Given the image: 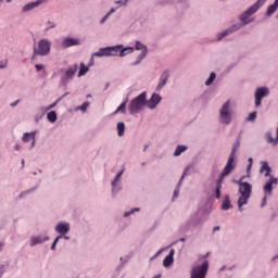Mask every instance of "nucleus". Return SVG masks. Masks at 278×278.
I'll use <instances>...</instances> for the list:
<instances>
[{"mask_svg":"<svg viewBox=\"0 0 278 278\" xmlns=\"http://www.w3.org/2000/svg\"><path fill=\"white\" fill-rule=\"evenodd\" d=\"M266 3V0H257L253 5H251L248 10H245L241 15H240V21L243 24L237 23L233 24L232 26L228 27L224 31H220L217 34V41L223 40V38H227V36H231V34H236V31L242 29L244 25H249V17L253 16L257 10L262 8Z\"/></svg>","mask_w":278,"mask_h":278,"instance_id":"nucleus-1","label":"nucleus"},{"mask_svg":"<svg viewBox=\"0 0 278 278\" xmlns=\"http://www.w3.org/2000/svg\"><path fill=\"white\" fill-rule=\"evenodd\" d=\"M240 149V137L236 140V142L232 146L231 153L227 160V163L219 175L218 179L215 184V197L216 199H220V190L223 189V184H225V177H229L231 173L236 169V153Z\"/></svg>","mask_w":278,"mask_h":278,"instance_id":"nucleus-2","label":"nucleus"},{"mask_svg":"<svg viewBox=\"0 0 278 278\" xmlns=\"http://www.w3.org/2000/svg\"><path fill=\"white\" fill-rule=\"evenodd\" d=\"M247 176H242L237 184L239 186V193L241 194L238 199V207L239 212H242V206L249 203V199H251V193L253 192V186L250 182H244Z\"/></svg>","mask_w":278,"mask_h":278,"instance_id":"nucleus-3","label":"nucleus"},{"mask_svg":"<svg viewBox=\"0 0 278 278\" xmlns=\"http://www.w3.org/2000/svg\"><path fill=\"white\" fill-rule=\"evenodd\" d=\"M147 91H143L130 100L128 104V112L131 116L144 111V108L147 106Z\"/></svg>","mask_w":278,"mask_h":278,"instance_id":"nucleus-4","label":"nucleus"},{"mask_svg":"<svg viewBox=\"0 0 278 278\" xmlns=\"http://www.w3.org/2000/svg\"><path fill=\"white\" fill-rule=\"evenodd\" d=\"M51 53V41L49 39H40L37 46H34L31 60L36 59V55L45 58Z\"/></svg>","mask_w":278,"mask_h":278,"instance_id":"nucleus-5","label":"nucleus"},{"mask_svg":"<svg viewBox=\"0 0 278 278\" xmlns=\"http://www.w3.org/2000/svg\"><path fill=\"white\" fill-rule=\"evenodd\" d=\"M232 121L231 100H227L219 110V123L230 125Z\"/></svg>","mask_w":278,"mask_h":278,"instance_id":"nucleus-6","label":"nucleus"},{"mask_svg":"<svg viewBox=\"0 0 278 278\" xmlns=\"http://www.w3.org/2000/svg\"><path fill=\"white\" fill-rule=\"evenodd\" d=\"M210 270V261L204 260L201 265H194L190 271V278H205Z\"/></svg>","mask_w":278,"mask_h":278,"instance_id":"nucleus-7","label":"nucleus"},{"mask_svg":"<svg viewBox=\"0 0 278 278\" xmlns=\"http://www.w3.org/2000/svg\"><path fill=\"white\" fill-rule=\"evenodd\" d=\"M119 50L121 47L115 46L100 48L97 52L92 53V58H116Z\"/></svg>","mask_w":278,"mask_h":278,"instance_id":"nucleus-8","label":"nucleus"},{"mask_svg":"<svg viewBox=\"0 0 278 278\" xmlns=\"http://www.w3.org/2000/svg\"><path fill=\"white\" fill-rule=\"evenodd\" d=\"M78 68H79V65L74 64L71 67H68L65 72H64V70H61V73H64L61 76V84L63 86H66L68 84V81H71L75 77V74L77 73Z\"/></svg>","mask_w":278,"mask_h":278,"instance_id":"nucleus-9","label":"nucleus"},{"mask_svg":"<svg viewBox=\"0 0 278 278\" xmlns=\"http://www.w3.org/2000/svg\"><path fill=\"white\" fill-rule=\"evenodd\" d=\"M270 94V89L268 87H258L254 92V105L255 108L262 106V99Z\"/></svg>","mask_w":278,"mask_h":278,"instance_id":"nucleus-10","label":"nucleus"},{"mask_svg":"<svg viewBox=\"0 0 278 278\" xmlns=\"http://www.w3.org/2000/svg\"><path fill=\"white\" fill-rule=\"evenodd\" d=\"M123 173H125L124 169H122L114 178V180L111 182L112 186V194L113 197H116L121 190H123V185H121V179L123 177Z\"/></svg>","mask_w":278,"mask_h":278,"instance_id":"nucleus-11","label":"nucleus"},{"mask_svg":"<svg viewBox=\"0 0 278 278\" xmlns=\"http://www.w3.org/2000/svg\"><path fill=\"white\" fill-rule=\"evenodd\" d=\"M161 102L162 96H160L159 93H152L151 98L147 100L146 105L149 110H155V108H157Z\"/></svg>","mask_w":278,"mask_h":278,"instance_id":"nucleus-12","label":"nucleus"},{"mask_svg":"<svg viewBox=\"0 0 278 278\" xmlns=\"http://www.w3.org/2000/svg\"><path fill=\"white\" fill-rule=\"evenodd\" d=\"M277 185H278V178L270 176L269 180L263 187L264 194L266 197H273V186H277Z\"/></svg>","mask_w":278,"mask_h":278,"instance_id":"nucleus-13","label":"nucleus"},{"mask_svg":"<svg viewBox=\"0 0 278 278\" xmlns=\"http://www.w3.org/2000/svg\"><path fill=\"white\" fill-rule=\"evenodd\" d=\"M54 231L64 238V236L71 231V224L67 222H61L54 227Z\"/></svg>","mask_w":278,"mask_h":278,"instance_id":"nucleus-14","label":"nucleus"},{"mask_svg":"<svg viewBox=\"0 0 278 278\" xmlns=\"http://www.w3.org/2000/svg\"><path fill=\"white\" fill-rule=\"evenodd\" d=\"M170 77V72H168L167 70H165L160 78H159V84L156 86V92H160L164 86H166V84H168V78Z\"/></svg>","mask_w":278,"mask_h":278,"instance_id":"nucleus-15","label":"nucleus"},{"mask_svg":"<svg viewBox=\"0 0 278 278\" xmlns=\"http://www.w3.org/2000/svg\"><path fill=\"white\" fill-rule=\"evenodd\" d=\"M79 45H81V41L77 38L65 37L62 40L63 49H68L70 47H79Z\"/></svg>","mask_w":278,"mask_h":278,"instance_id":"nucleus-16","label":"nucleus"},{"mask_svg":"<svg viewBox=\"0 0 278 278\" xmlns=\"http://www.w3.org/2000/svg\"><path fill=\"white\" fill-rule=\"evenodd\" d=\"M36 134H38V130H34L31 132H25L22 137L23 142H31L29 149H34L36 147Z\"/></svg>","mask_w":278,"mask_h":278,"instance_id":"nucleus-17","label":"nucleus"},{"mask_svg":"<svg viewBox=\"0 0 278 278\" xmlns=\"http://www.w3.org/2000/svg\"><path fill=\"white\" fill-rule=\"evenodd\" d=\"M49 240H51V238L47 235L45 236H41V235H38V236H33L30 238V247H36L38 244H42L45 242H49Z\"/></svg>","mask_w":278,"mask_h":278,"instance_id":"nucleus-18","label":"nucleus"},{"mask_svg":"<svg viewBox=\"0 0 278 278\" xmlns=\"http://www.w3.org/2000/svg\"><path fill=\"white\" fill-rule=\"evenodd\" d=\"M42 3H47V0H37L35 2H29L22 8V12L23 13L31 12V10H36V8H40Z\"/></svg>","mask_w":278,"mask_h":278,"instance_id":"nucleus-19","label":"nucleus"},{"mask_svg":"<svg viewBox=\"0 0 278 278\" xmlns=\"http://www.w3.org/2000/svg\"><path fill=\"white\" fill-rule=\"evenodd\" d=\"M190 168H192V167L188 166V167L185 168V172H184L181 178L179 179L176 189L174 190L173 199H177L179 197L181 184H184V179L188 175V170H190Z\"/></svg>","mask_w":278,"mask_h":278,"instance_id":"nucleus-20","label":"nucleus"},{"mask_svg":"<svg viewBox=\"0 0 278 278\" xmlns=\"http://www.w3.org/2000/svg\"><path fill=\"white\" fill-rule=\"evenodd\" d=\"M175 262V249H170L169 253L165 258L163 260V266L165 268H169V266H173Z\"/></svg>","mask_w":278,"mask_h":278,"instance_id":"nucleus-21","label":"nucleus"},{"mask_svg":"<svg viewBox=\"0 0 278 278\" xmlns=\"http://www.w3.org/2000/svg\"><path fill=\"white\" fill-rule=\"evenodd\" d=\"M115 47H119L118 54L119 58H125V55H129V53H134V47L123 48V45H118Z\"/></svg>","mask_w":278,"mask_h":278,"instance_id":"nucleus-22","label":"nucleus"},{"mask_svg":"<svg viewBox=\"0 0 278 278\" xmlns=\"http://www.w3.org/2000/svg\"><path fill=\"white\" fill-rule=\"evenodd\" d=\"M264 170L266 172L265 177H271L270 173H271L273 168H270V165H268V162H266V161L261 162L260 173H264Z\"/></svg>","mask_w":278,"mask_h":278,"instance_id":"nucleus-23","label":"nucleus"},{"mask_svg":"<svg viewBox=\"0 0 278 278\" xmlns=\"http://www.w3.org/2000/svg\"><path fill=\"white\" fill-rule=\"evenodd\" d=\"M278 10V0H275L273 4L267 8L266 16H273Z\"/></svg>","mask_w":278,"mask_h":278,"instance_id":"nucleus-24","label":"nucleus"},{"mask_svg":"<svg viewBox=\"0 0 278 278\" xmlns=\"http://www.w3.org/2000/svg\"><path fill=\"white\" fill-rule=\"evenodd\" d=\"M186 151H188V146H177L174 152V157H179V155H181V153H186Z\"/></svg>","mask_w":278,"mask_h":278,"instance_id":"nucleus-25","label":"nucleus"},{"mask_svg":"<svg viewBox=\"0 0 278 278\" xmlns=\"http://www.w3.org/2000/svg\"><path fill=\"white\" fill-rule=\"evenodd\" d=\"M174 244H177V242H173L167 248H161L153 256L150 257V262H153V260H157V257H160V255H162V253H164L166 249H170V247H174Z\"/></svg>","mask_w":278,"mask_h":278,"instance_id":"nucleus-26","label":"nucleus"},{"mask_svg":"<svg viewBox=\"0 0 278 278\" xmlns=\"http://www.w3.org/2000/svg\"><path fill=\"white\" fill-rule=\"evenodd\" d=\"M127 113V100L121 103V105L115 110L114 114H126Z\"/></svg>","mask_w":278,"mask_h":278,"instance_id":"nucleus-27","label":"nucleus"},{"mask_svg":"<svg viewBox=\"0 0 278 278\" xmlns=\"http://www.w3.org/2000/svg\"><path fill=\"white\" fill-rule=\"evenodd\" d=\"M117 136L123 138L125 136V124L123 122H118L116 125Z\"/></svg>","mask_w":278,"mask_h":278,"instance_id":"nucleus-28","label":"nucleus"},{"mask_svg":"<svg viewBox=\"0 0 278 278\" xmlns=\"http://www.w3.org/2000/svg\"><path fill=\"white\" fill-rule=\"evenodd\" d=\"M135 49L136 51H146V53H149V49L147 48V46L138 40L136 41Z\"/></svg>","mask_w":278,"mask_h":278,"instance_id":"nucleus-29","label":"nucleus"},{"mask_svg":"<svg viewBox=\"0 0 278 278\" xmlns=\"http://www.w3.org/2000/svg\"><path fill=\"white\" fill-rule=\"evenodd\" d=\"M47 118H48L49 123H55V121H58V113L55 111H50L47 114Z\"/></svg>","mask_w":278,"mask_h":278,"instance_id":"nucleus-30","label":"nucleus"},{"mask_svg":"<svg viewBox=\"0 0 278 278\" xmlns=\"http://www.w3.org/2000/svg\"><path fill=\"white\" fill-rule=\"evenodd\" d=\"M230 207H231V201L229 200V195H226L222 204V210L227 211Z\"/></svg>","mask_w":278,"mask_h":278,"instance_id":"nucleus-31","label":"nucleus"},{"mask_svg":"<svg viewBox=\"0 0 278 278\" xmlns=\"http://www.w3.org/2000/svg\"><path fill=\"white\" fill-rule=\"evenodd\" d=\"M36 190H38V186L33 187V188H30V189H28L26 191H22L20 193V199H25V197H27V194H31V192H36Z\"/></svg>","mask_w":278,"mask_h":278,"instance_id":"nucleus-32","label":"nucleus"},{"mask_svg":"<svg viewBox=\"0 0 278 278\" xmlns=\"http://www.w3.org/2000/svg\"><path fill=\"white\" fill-rule=\"evenodd\" d=\"M88 71H90L89 66H86V64L80 63V70L78 72V77H84V75H86V73H88Z\"/></svg>","mask_w":278,"mask_h":278,"instance_id":"nucleus-33","label":"nucleus"},{"mask_svg":"<svg viewBox=\"0 0 278 278\" xmlns=\"http://www.w3.org/2000/svg\"><path fill=\"white\" fill-rule=\"evenodd\" d=\"M215 80H216V73L212 72L210 74V77L205 81V86H212Z\"/></svg>","mask_w":278,"mask_h":278,"instance_id":"nucleus-34","label":"nucleus"},{"mask_svg":"<svg viewBox=\"0 0 278 278\" xmlns=\"http://www.w3.org/2000/svg\"><path fill=\"white\" fill-rule=\"evenodd\" d=\"M60 101H62V98H59L52 104L46 106V109H43V114H47V112H49V110H53V108H55V105H58V103H60Z\"/></svg>","mask_w":278,"mask_h":278,"instance_id":"nucleus-35","label":"nucleus"},{"mask_svg":"<svg viewBox=\"0 0 278 278\" xmlns=\"http://www.w3.org/2000/svg\"><path fill=\"white\" fill-rule=\"evenodd\" d=\"M267 142L269 144H273L274 147H277L278 139H277V137L273 138V136L270 134H267Z\"/></svg>","mask_w":278,"mask_h":278,"instance_id":"nucleus-36","label":"nucleus"},{"mask_svg":"<svg viewBox=\"0 0 278 278\" xmlns=\"http://www.w3.org/2000/svg\"><path fill=\"white\" fill-rule=\"evenodd\" d=\"M136 212H140V207L131 208L130 211H126L124 213V218H128V216H131V214H136Z\"/></svg>","mask_w":278,"mask_h":278,"instance_id":"nucleus-37","label":"nucleus"},{"mask_svg":"<svg viewBox=\"0 0 278 278\" xmlns=\"http://www.w3.org/2000/svg\"><path fill=\"white\" fill-rule=\"evenodd\" d=\"M248 162L249 164L247 166V173L248 177H251V168H253V157H249Z\"/></svg>","mask_w":278,"mask_h":278,"instance_id":"nucleus-38","label":"nucleus"},{"mask_svg":"<svg viewBox=\"0 0 278 278\" xmlns=\"http://www.w3.org/2000/svg\"><path fill=\"white\" fill-rule=\"evenodd\" d=\"M90 108V102H84L80 106H77L76 110H80V112H86Z\"/></svg>","mask_w":278,"mask_h":278,"instance_id":"nucleus-39","label":"nucleus"},{"mask_svg":"<svg viewBox=\"0 0 278 278\" xmlns=\"http://www.w3.org/2000/svg\"><path fill=\"white\" fill-rule=\"evenodd\" d=\"M55 27H58V24H55L54 22L48 21L45 31H49V29H55Z\"/></svg>","mask_w":278,"mask_h":278,"instance_id":"nucleus-40","label":"nucleus"},{"mask_svg":"<svg viewBox=\"0 0 278 278\" xmlns=\"http://www.w3.org/2000/svg\"><path fill=\"white\" fill-rule=\"evenodd\" d=\"M116 5H118V8L121 7H127V3H129V0H116L115 1Z\"/></svg>","mask_w":278,"mask_h":278,"instance_id":"nucleus-41","label":"nucleus"},{"mask_svg":"<svg viewBox=\"0 0 278 278\" xmlns=\"http://www.w3.org/2000/svg\"><path fill=\"white\" fill-rule=\"evenodd\" d=\"M255 118H257V111L250 113L247 121H255Z\"/></svg>","mask_w":278,"mask_h":278,"instance_id":"nucleus-42","label":"nucleus"},{"mask_svg":"<svg viewBox=\"0 0 278 278\" xmlns=\"http://www.w3.org/2000/svg\"><path fill=\"white\" fill-rule=\"evenodd\" d=\"M147 58V51H141V53L137 56L139 62H142L143 59Z\"/></svg>","mask_w":278,"mask_h":278,"instance_id":"nucleus-43","label":"nucleus"},{"mask_svg":"<svg viewBox=\"0 0 278 278\" xmlns=\"http://www.w3.org/2000/svg\"><path fill=\"white\" fill-rule=\"evenodd\" d=\"M3 68H8V60L0 61V71H3Z\"/></svg>","mask_w":278,"mask_h":278,"instance_id":"nucleus-44","label":"nucleus"},{"mask_svg":"<svg viewBox=\"0 0 278 278\" xmlns=\"http://www.w3.org/2000/svg\"><path fill=\"white\" fill-rule=\"evenodd\" d=\"M211 174L212 177H216V175H218V167L216 165H213Z\"/></svg>","mask_w":278,"mask_h":278,"instance_id":"nucleus-45","label":"nucleus"},{"mask_svg":"<svg viewBox=\"0 0 278 278\" xmlns=\"http://www.w3.org/2000/svg\"><path fill=\"white\" fill-rule=\"evenodd\" d=\"M268 197L270 195H264L263 200H262V203H261V207H266V203H267V200H268Z\"/></svg>","mask_w":278,"mask_h":278,"instance_id":"nucleus-46","label":"nucleus"},{"mask_svg":"<svg viewBox=\"0 0 278 278\" xmlns=\"http://www.w3.org/2000/svg\"><path fill=\"white\" fill-rule=\"evenodd\" d=\"M108 18H110V13H106V14L100 20V25H103V23H105V21H108Z\"/></svg>","mask_w":278,"mask_h":278,"instance_id":"nucleus-47","label":"nucleus"},{"mask_svg":"<svg viewBox=\"0 0 278 278\" xmlns=\"http://www.w3.org/2000/svg\"><path fill=\"white\" fill-rule=\"evenodd\" d=\"M35 68H36V71H37V73H40V71H42V70L45 68V65H42V64H36V65H35Z\"/></svg>","mask_w":278,"mask_h":278,"instance_id":"nucleus-48","label":"nucleus"},{"mask_svg":"<svg viewBox=\"0 0 278 278\" xmlns=\"http://www.w3.org/2000/svg\"><path fill=\"white\" fill-rule=\"evenodd\" d=\"M88 66H94V56L91 55L90 60H89V63H88Z\"/></svg>","mask_w":278,"mask_h":278,"instance_id":"nucleus-49","label":"nucleus"},{"mask_svg":"<svg viewBox=\"0 0 278 278\" xmlns=\"http://www.w3.org/2000/svg\"><path fill=\"white\" fill-rule=\"evenodd\" d=\"M42 116H43V115H41V114H40V115H36V116H35V122H36V123H40V121H42Z\"/></svg>","mask_w":278,"mask_h":278,"instance_id":"nucleus-50","label":"nucleus"},{"mask_svg":"<svg viewBox=\"0 0 278 278\" xmlns=\"http://www.w3.org/2000/svg\"><path fill=\"white\" fill-rule=\"evenodd\" d=\"M18 103H21V100H16V101L12 102L10 105H11V108H16V105H18Z\"/></svg>","mask_w":278,"mask_h":278,"instance_id":"nucleus-51","label":"nucleus"},{"mask_svg":"<svg viewBox=\"0 0 278 278\" xmlns=\"http://www.w3.org/2000/svg\"><path fill=\"white\" fill-rule=\"evenodd\" d=\"M60 240H62V236L59 235V236L54 239L53 242H55V244H58V242H60Z\"/></svg>","mask_w":278,"mask_h":278,"instance_id":"nucleus-52","label":"nucleus"},{"mask_svg":"<svg viewBox=\"0 0 278 278\" xmlns=\"http://www.w3.org/2000/svg\"><path fill=\"white\" fill-rule=\"evenodd\" d=\"M216 231H220V226H215L213 228V233H216Z\"/></svg>","mask_w":278,"mask_h":278,"instance_id":"nucleus-53","label":"nucleus"},{"mask_svg":"<svg viewBox=\"0 0 278 278\" xmlns=\"http://www.w3.org/2000/svg\"><path fill=\"white\" fill-rule=\"evenodd\" d=\"M138 64H140V61L136 59V61L131 63V66H138Z\"/></svg>","mask_w":278,"mask_h":278,"instance_id":"nucleus-54","label":"nucleus"},{"mask_svg":"<svg viewBox=\"0 0 278 278\" xmlns=\"http://www.w3.org/2000/svg\"><path fill=\"white\" fill-rule=\"evenodd\" d=\"M114 12H116V9L115 8H111V10L108 12V14H110V16H111L112 14H114Z\"/></svg>","mask_w":278,"mask_h":278,"instance_id":"nucleus-55","label":"nucleus"},{"mask_svg":"<svg viewBox=\"0 0 278 278\" xmlns=\"http://www.w3.org/2000/svg\"><path fill=\"white\" fill-rule=\"evenodd\" d=\"M14 149H15V151H21L22 147H21V144L16 143Z\"/></svg>","mask_w":278,"mask_h":278,"instance_id":"nucleus-56","label":"nucleus"},{"mask_svg":"<svg viewBox=\"0 0 278 278\" xmlns=\"http://www.w3.org/2000/svg\"><path fill=\"white\" fill-rule=\"evenodd\" d=\"M39 110H40V112H41V116H45V110H47V108L42 106V108H40Z\"/></svg>","mask_w":278,"mask_h":278,"instance_id":"nucleus-57","label":"nucleus"},{"mask_svg":"<svg viewBox=\"0 0 278 278\" xmlns=\"http://www.w3.org/2000/svg\"><path fill=\"white\" fill-rule=\"evenodd\" d=\"M55 247H58V244H56L55 242H53V243L51 244V251H55Z\"/></svg>","mask_w":278,"mask_h":278,"instance_id":"nucleus-58","label":"nucleus"},{"mask_svg":"<svg viewBox=\"0 0 278 278\" xmlns=\"http://www.w3.org/2000/svg\"><path fill=\"white\" fill-rule=\"evenodd\" d=\"M3 277V266H0V278Z\"/></svg>","mask_w":278,"mask_h":278,"instance_id":"nucleus-59","label":"nucleus"},{"mask_svg":"<svg viewBox=\"0 0 278 278\" xmlns=\"http://www.w3.org/2000/svg\"><path fill=\"white\" fill-rule=\"evenodd\" d=\"M62 238H64V240H71V237L64 235Z\"/></svg>","mask_w":278,"mask_h":278,"instance_id":"nucleus-60","label":"nucleus"},{"mask_svg":"<svg viewBox=\"0 0 278 278\" xmlns=\"http://www.w3.org/2000/svg\"><path fill=\"white\" fill-rule=\"evenodd\" d=\"M275 260H278V254L271 257V262H275Z\"/></svg>","mask_w":278,"mask_h":278,"instance_id":"nucleus-61","label":"nucleus"},{"mask_svg":"<svg viewBox=\"0 0 278 278\" xmlns=\"http://www.w3.org/2000/svg\"><path fill=\"white\" fill-rule=\"evenodd\" d=\"M178 242H186V238H180L179 240H178Z\"/></svg>","mask_w":278,"mask_h":278,"instance_id":"nucleus-62","label":"nucleus"},{"mask_svg":"<svg viewBox=\"0 0 278 278\" xmlns=\"http://www.w3.org/2000/svg\"><path fill=\"white\" fill-rule=\"evenodd\" d=\"M152 278H162V274H159V275H156V276H154Z\"/></svg>","mask_w":278,"mask_h":278,"instance_id":"nucleus-63","label":"nucleus"},{"mask_svg":"<svg viewBox=\"0 0 278 278\" xmlns=\"http://www.w3.org/2000/svg\"><path fill=\"white\" fill-rule=\"evenodd\" d=\"M22 167H25V160H22Z\"/></svg>","mask_w":278,"mask_h":278,"instance_id":"nucleus-64","label":"nucleus"}]
</instances>
